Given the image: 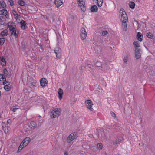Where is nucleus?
I'll return each instance as SVG.
<instances>
[{"instance_id":"34","label":"nucleus","mask_w":155,"mask_h":155,"mask_svg":"<svg viewBox=\"0 0 155 155\" xmlns=\"http://www.w3.org/2000/svg\"><path fill=\"white\" fill-rule=\"evenodd\" d=\"M31 126L33 127H35L36 126V123L35 122L33 121L31 122Z\"/></svg>"},{"instance_id":"46","label":"nucleus","mask_w":155,"mask_h":155,"mask_svg":"<svg viewBox=\"0 0 155 155\" xmlns=\"http://www.w3.org/2000/svg\"><path fill=\"white\" fill-rule=\"evenodd\" d=\"M17 109V108H14L12 110L13 111L15 112Z\"/></svg>"},{"instance_id":"29","label":"nucleus","mask_w":155,"mask_h":155,"mask_svg":"<svg viewBox=\"0 0 155 155\" xmlns=\"http://www.w3.org/2000/svg\"><path fill=\"white\" fill-rule=\"evenodd\" d=\"M135 6V3L133 2H131L129 3V6L130 7L132 8L133 9L134 8Z\"/></svg>"},{"instance_id":"13","label":"nucleus","mask_w":155,"mask_h":155,"mask_svg":"<svg viewBox=\"0 0 155 155\" xmlns=\"http://www.w3.org/2000/svg\"><path fill=\"white\" fill-rule=\"evenodd\" d=\"M63 1V0H55V5L57 7H59L62 4Z\"/></svg>"},{"instance_id":"8","label":"nucleus","mask_w":155,"mask_h":155,"mask_svg":"<svg viewBox=\"0 0 155 155\" xmlns=\"http://www.w3.org/2000/svg\"><path fill=\"white\" fill-rule=\"evenodd\" d=\"M85 102L87 108L92 111L93 109L92 107L93 103L90 100H87L85 101Z\"/></svg>"},{"instance_id":"43","label":"nucleus","mask_w":155,"mask_h":155,"mask_svg":"<svg viewBox=\"0 0 155 155\" xmlns=\"http://www.w3.org/2000/svg\"><path fill=\"white\" fill-rule=\"evenodd\" d=\"M108 33L107 31H104L102 32V35H107L108 34Z\"/></svg>"},{"instance_id":"3","label":"nucleus","mask_w":155,"mask_h":155,"mask_svg":"<svg viewBox=\"0 0 155 155\" xmlns=\"http://www.w3.org/2000/svg\"><path fill=\"white\" fill-rule=\"evenodd\" d=\"M120 18L122 22L127 21L128 18L127 15L123 9H121L120 11Z\"/></svg>"},{"instance_id":"42","label":"nucleus","mask_w":155,"mask_h":155,"mask_svg":"<svg viewBox=\"0 0 155 155\" xmlns=\"http://www.w3.org/2000/svg\"><path fill=\"white\" fill-rule=\"evenodd\" d=\"M41 17L42 19H45L46 20L48 19L47 17L45 15H41Z\"/></svg>"},{"instance_id":"44","label":"nucleus","mask_w":155,"mask_h":155,"mask_svg":"<svg viewBox=\"0 0 155 155\" xmlns=\"http://www.w3.org/2000/svg\"><path fill=\"white\" fill-rule=\"evenodd\" d=\"M111 114L112 116L113 117H114V118H115V117L116 115H115V114L113 112H111Z\"/></svg>"},{"instance_id":"9","label":"nucleus","mask_w":155,"mask_h":155,"mask_svg":"<svg viewBox=\"0 0 155 155\" xmlns=\"http://www.w3.org/2000/svg\"><path fill=\"white\" fill-rule=\"evenodd\" d=\"M54 52L56 55V57L60 59L61 55V49L58 47H56L55 48Z\"/></svg>"},{"instance_id":"18","label":"nucleus","mask_w":155,"mask_h":155,"mask_svg":"<svg viewBox=\"0 0 155 155\" xmlns=\"http://www.w3.org/2000/svg\"><path fill=\"white\" fill-rule=\"evenodd\" d=\"M30 141V138L29 137H26L23 141V143L26 146L29 143Z\"/></svg>"},{"instance_id":"27","label":"nucleus","mask_w":155,"mask_h":155,"mask_svg":"<svg viewBox=\"0 0 155 155\" xmlns=\"http://www.w3.org/2000/svg\"><path fill=\"white\" fill-rule=\"evenodd\" d=\"M12 12L14 15L15 19L18 18V15L17 12L14 9L12 10Z\"/></svg>"},{"instance_id":"12","label":"nucleus","mask_w":155,"mask_h":155,"mask_svg":"<svg viewBox=\"0 0 155 155\" xmlns=\"http://www.w3.org/2000/svg\"><path fill=\"white\" fill-rule=\"evenodd\" d=\"M20 23L21 24V29L24 30L27 27L26 25V23L25 21L22 20Z\"/></svg>"},{"instance_id":"6","label":"nucleus","mask_w":155,"mask_h":155,"mask_svg":"<svg viewBox=\"0 0 155 155\" xmlns=\"http://www.w3.org/2000/svg\"><path fill=\"white\" fill-rule=\"evenodd\" d=\"M77 138L76 134L75 133H72L68 137L67 139V141L69 143Z\"/></svg>"},{"instance_id":"39","label":"nucleus","mask_w":155,"mask_h":155,"mask_svg":"<svg viewBox=\"0 0 155 155\" xmlns=\"http://www.w3.org/2000/svg\"><path fill=\"white\" fill-rule=\"evenodd\" d=\"M5 77L3 74H0V80L1 81H4Z\"/></svg>"},{"instance_id":"10","label":"nucleus","mask_w":155,"mask_h":155,"mask_svg":"<svg viewBox=\"0 0 155 155\" xmlns=\"http://www.w3.org/2000/svg\"><path fill=\"white\" fill-rule=\"evenodd\" d=\"M141 51L140 49H137L135 50V57L136 59H139L141 56Z\"/></svg>"},{"instance_id":"16","label":"nucleus","mask_w":155,"mask_h":155,"mask_svg":"<svg viewBox=\"0 0 155 155\" xmlns=\"http://www.w3.org/2000/svg\"><path fill=\"white\" fill-rule=\"evenodd\" d=\"M137 38L139 41H141L142 40L143 38L142 34L140 32H138L137 35Z\"/></svg>"},{"instance_id":"24","label":"nucleus","mask_w":155,"mask_h":155,"mask_svg":"<svg viewBox=\"0 0 155 155\" xmlns=\"http://www.w3.org/2000/svg\"><path fill=\"white\" fill-rule=\"evenodd\" d=\"M1 63L3 66H5L6 64L5 59L3 57L1 58Z\"/></svg>"},{"instance_id":"28","label":"nucleus","mask_w":155,"mask_h":155,"mask_svg":"<svg viewBox=\"0 0 155 155\" xmlns=\"http://www.w3.org/2000/svg\"><path fill=\"white\" fill-rule=\"evenodd\" d=\"M5 41V38L4 37L0 36V45H2L4 43Z\"/></svg>"},{"instance_id":"5","label":"nucleus","mask_w":155,"mask_h":155,"mask_svg":"<svg viewBox=\"0 0 155 155\" xmlns=\"http://www.w3.org/2000/svg\"><path fill=\"white\" fill-rule=\"evenodd\" d=\"M77 1L78 4L81 7V10L83 12L85 11L86 10V8L84 6L85 4L84 0H77Z\"/></svg>"},{"instance_id":"14","label":"nucleus","mask_w":155,"mask_h":155,"mask_svg":"<svg viewBox=\"0 0 155 155\" xmlns=\"http://www.w3.org/2000/svg\"><path fill=\"white\" fill-rule=\"evenodd\" d=\"M15 26H16L15 24L13 22H9L8 23V27L10 31L11 30L15 29Z\"/></svg>"},{"instance_id":"41","label":"nucleus","mask_w":155,"mask_h":155,"mask_svg":"<svg viewBox=\"0 0 155 155\" xmlns=\"http://www.w3.org/2000/svg\"><path fill=\"white\" fill-rule=\"evenodd\" d=\"M123 61L124 63H127V56H125L124 59Z\"/></svg>"},{"instance_id":"49","label":"nucleus","mask_w":155,"mask_h":155,"mask_svg":"<svg viewBox=\"0 0 155 155\" xmlns=\"http://www.w3.org/2000/svg\"><path fill=\"white\" fill-rule=\"evenodd\" d=\"M84 153L83 152L81 154V155H84Z\"/></svg>"},{"instance_id":"48","label":"nucleus","mask_w":155,"mask_h":155,"mask_svg":"<svg viewBox=\"0 0 155 155\" xmlns=\"http://www.w3.org/2000/svg\"><path fill=\"white\" fill-rule=\"evenodd\" d=\"M82 68H83L82 67H81L80 68V70H82Z\"/></svg>"},{"instance_id":"4","label":"nucleus","mask_w":155,"mask_h":155,"mask_svg":"<svg viewBox=\"0 0 155 155\" xmlns=\"http://www.w3.org/2000/svg\"><path fill=\"white\" fill-rule=\"evenodd\" d=\"M110 68L109 65L107 64V62L104 61L101 65V67H99V69L106 71L109 70Z\"/></svg>"},{"instance_id":"45","label":"nucleus","mask_w":155,"mask_h":155,"mask_svg":"<svg viewBox=\"0 0 155 155\" xmlns=\"http://www.w3.org/2000/svg\"><path fill=\"white\" fill-rule=\"evenodd\" d=\"M108 137V135L107 134L106 135L104 134V137L103 140H104V139H107V138Z\"/></svg>"},{"instance_id":"33","label":"nucleus","mask_w":155,"mask_h":155,"mask_svg":"<svg viewBox=\"0 0 155 155\" xmlns=\"http://www.w3.org/2000/svg\"><path fill=\"white\" fill-rule=\"evenodd\" d=\"M0 5L1 6V7L2 8V9H5V7H6V5L5 3L3 2L2 1L1 2Z\"/></svg>"},{"instance_id":"17","label":"nucleus","mask_w":155,"mask_h":155,"mask_svg":"<svg viewBox=\"0 0 155 155\" xmlns=\"http://www.w3.org/2000/svg\"><path fill=\"white\" fill-rule=\"evenodd\" d=\"M133 44L134 47L135 48V50H136V49H140L139 43L138 41H134Z\"/></svg>"},{"instance_id":"50","label":"nucleus","mask_w":155,"mask_h":155,"mask_svg":"<svg viewBox=\"0 0 155 155\" xmlns=\"http://www.w3.org/2000/svg\"><path fill=\"white\" fill-rule=\"evenodd\" d=\"M1 114L0 113V118L1 117Z\"/></svg>"},{"instance_id":"47","label":"nucleus","mask_w":155,"mask_h":155,"mask_svg":"<svg viewBox=\"0 0 155 155\" xmlns=\"http://www.w3.org/2000/svg\"><path fill=\"white\" fill-rule=\"evenodd\" d=\"M68 153L67 152H65L64 153V155H68Z\"/></svg>"},{"instance_id":"31","label":"nucleus","mask_w":155,"mask_h":155,"mask_svg":"<svg viewBox=\"0 0 155 155\" xmlns=\"http://www.w3.org/2000/svg\"><path fill=\"white\" fill-rule=\"evenodd\" d=\"M18 3L21 6H23L25 5V2L22 0H19L18 2Z\"/></svg>"},{"instance_id":"26","label":"nucleus","mask_w":155,"mask_h":155,"mask_svg":"<svg viewBox=\"0 0 155 155\" xmlns=\"http://www.w3.org/2000/svg\"><path fill=\"white\" fill-rule=\"evenodd\" d=\"M122 140V138L117 139H116L115 142L113 143V144L114 145H115L117 144H119L121 143Z\"/></svg>"},{"instance_id":"22","label":"nucleus","mask_w":155,"mask_h":155,"mask_svg":"<svg viewBox=\"0 0 155 155\" xmlns=\"http://www.w3.org/2000/svg\"><path fill=\"white\" fill-rule=\"evenodd\" d=\"M8 31L7 29L4 30L3 31H2L1 33V35H0V36H2V37H4V36H7L8 35Z\"/></svg>"},{"instance_id":"2","label":"nucleus","mask_w":155,"mask_h":155,"mask_svg":"<svg viewBox=\"0 0 155 155\" xmlns=\"http://www.w3.org/2000/svg\"><path fill=\"white\" fill-rule=\"evenodd\" d=\"M61 110L60 109L56 108L51 110L50 114L51 118H54L58 117L60 115Z\"/></svg>"},{"instance_id":"36","label":"nucleus","mask_w":155,"mask_h":155,"mask_svg":"<svg viewBox=\"0 0 155 155\" xmlns=\"http://www.w3.org/2000/svg\"><path fill=\"white\" fill-rule=\"evenodd\" d=\"M147 36L148 38H152L153 37V35L150 32L147 33Z\"/></svg>"},{"instance_id":"30","label":"nucleus","mask_w":155,"mask_h":155,"mask_svg":"<svg viewBox=\"0 0 155 155\" xmlns=\"http://www.w3.org/2000/svg\"><path fill=\"white\" fill-rule=\"evenodd\" d=\"M97 5L99 7H101L102 5L103 0H96Z\"/></svg>"},{"instance_id":"32","label":"nucleus","mask_w":155,"mask_h":155,"mask_svg":"<svg viewBox=\"0 0 155 155\" xmlns=\"http://www.w3.org/2000/svg\"><path fill=\"white\" fill-rule=\"evenodd\" d=\"M11 88V86L7 85L5 86L4 87V88L6 91H9Z\"/></svg>"},{"instance_id":"51","label":"nucleus","mask_w":155,"mask_h":155,"mask_svg":"<svg viewBox=\"0 0 155 155\" xmlns=\"http://www.w3.org/2000/svg\"><path fill=\"white\" fill-rule=\"evenodd\" d=\"M91 74H93L92 72H91Z\"/></svg>"},{"instance_id":"25","label":"nucleus","mask_w":155,"mask_h":155,"mask_svg":"<svg viewBox=\"0 0 155 155\" xmlns=\"http://www.w3.org/2000/svg\"><path fill=\"white\" fill-rule=\"evenodd\" d=\"M4 72L5 74V76H4L5 78V77L8 78H10V76L9 75L8 72L6 69H5L4 70Z\"/></svg>"},{"instance_id":"20","label":"nucleus","mask_w":155,"mask_h":155,"mask_svg":"<svg viewBox=\"0 0 155 155\" xmlns=\"http://www.w3.org/2000/svg\"><path fill=\"white\" fill-rule=\"evenodd\" d=\"M127 21L122 22V28L123 31H125L127 29V25L126 22Z\"/></svg>"},{"instance_id":"7","label":"nucleus","mask_w":155,"mask_h":155,"mask_svg":"<svg viewBox=\"0 0 155 155\" xmlns=\"http://www.w3.org/2000/svg\"><path fill=\"white\" fill-rule=\"evenodd\" d=\"M87 33L84 28H82L81 30V38L82 40H84L87 37Z\"/></svg>"},{"instance_id":"21","label":"nucleus","mask_w":155,"mask_h":155,"mask_svg":"<svg viewBox=\"0 0 155 155\" xmlns=\"http://www.w3.org/2000/svg\"><path fill=\"white\" fill-rule=\"evenodd\" d=\"M58 94L59 95V98L61 100L62 99L63 92V90L61 89H59Z\"/></svg>"},{"instance_id":"38","label":"nucleus","mask_w":155,"mask_h":155,"mask_svg":"<svg viewBox=\"0 0 155 155\" xmlns=\"http://www.w3.org/2000/svg\"><path fill=\"white\" fill-rule=\"evenodd\" d=\"M97 147L99 150H101L102 148V145L101 143L97 144Z\"/></svg>"},{"instance_id":"11","label":"nucleus","mask_w":155,"mask_h":155,"mask_svg":"<svg viewBox=\"0 0 155 155\" xmlns=\"http://www.w3.org/2000/svg\"><path fill=\"white\" fill-rule=\"evenodd\" d=\"M10 31L11 35H14L15 38H17L18 37V32L16 28L12 30H11Z\"/></svg>"},{"instance_id":"37","label":"nucleus","mask_w":155,"mask_h":155,"mask_svg":"<svg viewBox=\"0 0 155 155\" xmlns=\"http://www.w3.org/2000/svg\"><path fill=\"white\" fill-rule=\"evenodd\" d=\"M8 2L11 6H13L14 5V2L13 0H8Z\"/></svg>"},{"instance_id":"19","label":"nucleus","mask_w":155,"mask_h":155,"mask_svg":"<svg viewBox=\"0 0 155 155\" xmlns=\"http://www.w3.org/2000/svg\"><path fill=\"white\" fill-rule=\"evenodd\" d=\"M90 10L93 12H96L97 11L98 8L96 5H93L91 7Z\"/></svg>"},{"instance_id":"23","label":"nucleus","mask_w":155,"mask_h":155,"mask_svg":"<svg viewBox=\"0 0 155 155\" xmlns=\"http://www.w3.org/2000/svg\"><path fill=\"white\" fill-rule=\"evenodd\" d=\"M26 146L24 143H23V142H22L20 144V145L18 148V152H19L20 151H21L23 148L25 147Z\"/></svg>"},{"instance_id":"35","label":"nucleus","mask_w":155,"mask_h":155,"mask_svg":"<svg viewBox=\"0 0 155 155\" xmlns=\"http://www.w3.org/2000/svg\"><path fill=\"white\" fill-rule=\"evenodd\" d=\"M5 81L3 82V85L5 86L10 85V82L6 81L5 78Z\"/></svg>"},{"instance_id":"40","label":"nucleus","mask_w":155,"mask_h":155,"mask_svg":"<svg viewBox=\"0 0 155 155\" xmlns=\"http://www.w3.org/2000/svg\"><path fill=\"white\" fill-rule=\"evenodd\" d=\"M101 65H102V64H101L99 62H97L96 64V66L98 68V69L99 67H101Z\"/></svg>"},{"instance_id":"1","label":"nucleus","mask_w":155,"mask_h":155,"mask_svg":"<svg viewBox=\"0 0 155 155\" xmlns=\"http://www.w3.org/2000/svg\"><path fill=\"white\" fill-rule=\"evenodd\" d=\"M8 14L7 11L5 9H2L0 11V22L4 21H5L6 18H8Z\"/></svg>"},{"instance_id":"15","label":"nucleus","mask_w":155,"mask_h":155,"mask_svg":"<svg viewBox=\"0 0 155 155\" xmlns=\"http://www.w3.org/2000/svg\"><path fill=\"white\" fill-rule=\"evenodd\" d=\"M40 84L42 86H45L47 84L46 79L45 78L41 79Z\"/></svg>"}]
</instances>
